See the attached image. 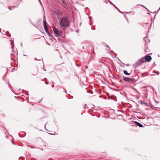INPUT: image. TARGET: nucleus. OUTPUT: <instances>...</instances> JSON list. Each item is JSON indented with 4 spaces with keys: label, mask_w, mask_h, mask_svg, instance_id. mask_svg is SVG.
<instances>
[{
    "label": "nucleus",
    "mask_w": 160,
    "mask_h": 160,
    "mask_svg": "<svg viewBox=\"0 0 160 160\" xmlns=\"http://www.w3.org/2000/svg\"><path fill=\"white\" fill-rule=\"evenodd\" d=\"M59 22L61 28L63 30L68 26L70 24L69 19L67 17L62 18L60 21Z\"/></svg>",
    "instance_id": "1"
},
{
    "label": "nucleus",
    "mask_w": 160,
    "mask_h": 160,
    "mask_svg": "<svg viewBox=\"0 0 160 160\" xmlns=\"http://www.w3.org/2000/svg\"><path fill=\"white\" fill-rule=\"evenodd\" d=\"M151 57L149 55H146L145 56V58H142L140 59L137 62V64L138 65H141L142 63L146 62H149L152 60Z\"/></svg>",
    "instance_id": "2"
},
{
    "label": "nucleus",
    "mask_w": 160,
    "mask_h": 160,
    "mask_svg": "<svg viewBox=\"0 0 160 160\" xmlns=\"http://www.w3.org/2000/svg\"><path fill=\"white\" fill-rule=\"evenodd\" d=\"M123 80L132 83H135L136 82V80L133 78H130L125 77H123Z\"/></svg>",
    "instance_id": "3"
},
{
    "label": "nucleus",
    "mask_w": 160,
    "mask_h": 160,
    "mask_svg": "<svg viewBox=\"0 0 160 160\" xmlns=\"http://www.w3.org/2000/svg\"><path fill=\"white\" fill-rule=\"evenodd\" d=\"M43 23L44 28V29L46 32L49 35H50V34L49 33V32L48 30V28L47 27V24H46V21L45 19H44L43 20Z\"/></svg>",
    "instance_id": "4"
},
{
    "label": "nucleus",
    "mask_w": 160,
    "mask_h": 160,
    "mask_svg": "<svg viewBox=\"0 0 160 160\" xmlns=\"http://www.w3.org/2000/svg\"><path fill=\"white\" fill-rule=\"evenodd\" d=\"M6 129L2 126H0V132L1 133H4L5 134H6Z\"/></svg>",
    "instance_id": "5"
},
{
    "label": "nucleus",
    "mask_w": 160,
    "mask_h": 160,
    "mask_svg": "<svg viewBox=\"0 0 160 160\" xmlns=\"http://www.w3.org/2000/svg\"><path fill=\"white\" fill-rule=\"evenodd\" d=\"M53 32L54 34L55 35H57V36L60 35V32L58 29L55 28H54L53 29Z\"/></svg>",
    "instance_id": "6"
},
{
    "label": "nucleus",
    "mask_w": 160,
    "mask_h": 160,
    "mask_svg": "<svg viewBox=\"0 0 160 160\" xmlns=\"http://www.w3.org/2000/svg\"><path fill=\"white\" fill-rule=\"evenodd\" d=\"M134 122L136 124V125L140 127H143V126L140 123L136 121H134Z\"/></svg>",
    "instance_id": "7"
},
{
    "label": "nucleus",
    "mask_w": 160,
    "mask_h": 160,
    "mask_svg": "<svg viewBox=\"0 0 160 160\" xmlns=\"http://www.w3.org/2000/svg\"><path fill=\"white\" fill-rule=\"evenodd\" d=\"M123 72L126 75H130V73H128L127 72L126 70H124Z\"/></svg>",
    "instance_id": "8"
},
{
    "label": "nucleus",
    "mask_w": 160,
    "mask_h": 160,
    "mask_svg": "<svg viewBox=\"0 0 160 160\" xmlns=\"http://www.w3.org/2000/svg\"><path fill=\"white\" fill-rule=\"evenodd\" d=\"M6 35L8 36L9 37H10L11 36V35L10 34L9 32H6Z\"/></svg>",
    "instance_id": "9"
},
{
    "label": "nucleus",
    "mask_w": 160,
    "mask_h": 160,
    "mask_svg": "<svg viewBox=\"0 0 160 160\" xmlns=\"http://www.w3.org/2000/svg\"><path fill=\"white\" fill-rule=\"evenodd\" d=\"M15 7H14V6L11 7L9 8V10H12V9L14 8Z\"/></svg>",
    "instance_id": "10"
},
{
    "label": "nucleus",
    "mask_w": 160,
    "mask_h": 160,
    "mask_svg": "<svg viewBox=\"0 0 160 160\" xmlns=\"http://www.w3.org/2000/svg\"><path fill=\"white\" fill-rule=\"evenodd\" d=\"M155 73L157 74V75H159V72H156Z\"/></svg>",
    "instance_id": "11"
},
{
    "label": "nucleus",
    "mask_w": 160,
    "mask_h": 160,
    "mask_svg": "<svg viewBox=\"0 0 160 160\" xmlns=\"http://www.w3.org/2000/svg\"><path fill=\"white\" fill-rule=\"evenodd\" d=\"M52 87H54V85H52Z\"/></svg>",
    "instance_id": "12"
},
{
    "label": "nucleus",
    "mask_w": 160,
    "mask_h": 160,
    "mask_svg": "<svg viewBox=\"0 0 160 160\" xmlns=\"http://www.w3.org/2000/svg\"><path fill=\"white\" fill-rule=\"evenodd\" d=\"M62 2H63L64 3V0H62Z\"/></svg>",
    "instance_id": "13"
},
{
    "label": "nucleus",
    "mask_w": 160,
    "mask_h": 160,
    "mask_svg": "<svg viewBox=\"0 0 160 160\" xmlns=\"http://www.w3.org/2000/svg\"><path fill=\"white\" fill-rule=\"evenodd\" d=\"M48 82H46V84H48Z\"/></svg>",
    "instance_id": "14"
},
{
    "label": "nucleus",
    "mask_w": 160,
    "mask_h": 160,
    "mask_svg": "<svg viewBox=\"0 0 160 160\" xmlns=\"http://www.w3.org/2000/svg\"><path fill=\"white\" fill-rule=\"evenodd\" d=\"M146 93H147V90H146Z\"/></svg>",
    "instance_id": "15"
},
{
    "label": "nucleus",
    "mask_w": 160,
    "mask_h": 160,
    "mask_svg": "<svg viewBox=\"0 0 160 160\" xmlns=\"http://www.w3.org/2000/svg\"><path fill=\"white\" fill-rule=\"evenodd\" d=\"M145 24H146V25H148V23H145Z\"/></svg>",
    "instance_id": "16"
},
{
    "label": "nucleus",
    "mask_w": 160,
    "mask_h": 160,
    "mask_svg": "<svg viewBox=\"0 0 160 160\" xmlns=\"http://www.w3.org/2000/svg\"><path fill=\"white\" fill-rule=\"evenodd\" d=\"M77 66H79V65H77Z\"/></svg>",
    "instance_id": "17"
},
{
    "label": "nucleus",
    "mask_w": 160,
    "mask_h": 160,
    "mask_svg": "<svg viewBox=\"0 0 160 160\" xmlns=\"http://www.w3.org/2000/svg\"><path fill=\"white\" fill-rule=\"evenodd\" d=\"M52 134V135H54V134L55 135V134Z\"/></svg>",
    "instance_id": "18"
},
{
    "label": "nucleus",
    "mask_w": 160,
    "mask_h": 160,
    "mask_svg": "<svg viewBox=\"0 0 160 160\" xmlns=\"http://www.w3.org/2000/svg\"><path fill=\"white\" fill-rule=\"evenodd\" d=\"M35 60H37V59L36 58H35Z\"/></svg>",
    "instance_id": "19"
}]
</instances>
